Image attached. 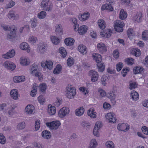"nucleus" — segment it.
Masks as SVG:
<instances>
[{
    "instance_id": "f257e3e1",
    "label": "nucleus",
    "mask_w": 148,
    "mask_h": 148,
    "mask_svg": "<svg viewBox=\"0 0 148 148\" xmlns=\"http://www.w3.org/2000/svg\"><path fill=\"white\" fill-rule=\"evenodd\" d=\"M38 66L36 64H33L31 67L30 71L31 73L35 75L36 77H38L39 81L42 80L43 75L41 73L37 70Z\"/></svg>"
},
{
    "instance_id": "f03ea898",
    "label": "nucleus",
    "mask_w": 148,
    "mask_h": 148,
    "mask_svg": "<svg viewBox=\"0 0 148 148\" xmlns=\"http://www.w3.org/2000/svg\"><path fill=\"white\" fill-rule=\"evenodd\" d=\"M66 89L67 92L66 94V96L69 99H71L73 98L74 96L76 94V89L75 88L71 87V85L69 84Z\"/></svg>"
},
{
    "instance_id": "7ed1b4c3",
    "label": "nucleus",
    "mask_w": 148,
    "mask_h": 148,
    "mask_svg": "<svg viewBox=\"0 0 148 148\" xmlns=\"http://www.w3.org/2000/svg\"><path fill=\"white\" fill-rule=\"evenodd\" d=\"M61 124L58 121H54L51 122H47L46 125L51 130H56L58 129Z\"/></svg>"
},
{
    "instance_id": "20e7f679",
    "label": "nucleus",
    "mask_w": 148,
    "mask_h": 148,
    "mask_svg": "<svg viewBox=\"0 0 148 148\" xmlns=\"http://www.w3.org/2000/svg\"><path fill=\"white\" fill-rule=\"evenodd\" d=\"M41 6L45 10L48 11L51 10L53 7L49 0H43L41 3Z\"/></svg>"
},
{
    "instance_id": "39448f33",
    "label": "nucleus",
    "mask_w": 148,
    "mask_h": 148,
    "mask_svg": "<svg viewBox=\"0 0 148 148\" xmlns=\"http://www.w3.org/2000/svg\"><path fill=\"white\" fill-rule=\"evenodd\" d=\"M101 122L98 121L96 122L95 125L93 129V134L97 137H99V133L98 131L100 128L102 127Z\"/></svg>"
},
{
    "instance_id": "423d86ee",
    "label": "nucleus",
    "mask_w": 148,
    "mask_h": 148,
    "mask_svg": "<svg viewBox=\"0 0 148 148\" xmlns=\"http://www.w3.org/2000/svg\"><path fill=\"white\" fill-rule=\"evenodd\" d=\"M97 48L99 52L102 54L105 53L107 51V47L102 42L98 43L97 45Z\"/></svg>"
},
{
    "instance_id": "0eeeda50",
    "label": "nucleus",
    "mask_w": 148,
    "mask_h": 148,
    "mask_svg": "<svg viewBox=\"0 0 148 148\" xmlns=\"http://www.w3.org/2000/svg\"><path fill=\"white\" fill-rule=\"evenodd\" d=\"M69 112V109L66 107H63L58 112L59 116L61 118H63Z\"/></svg>"
},
{
    "instance_id": "6e6552de",
    "label": "nucleus",
    "mask_w": 148,
    "mask_h": 148,
    "mask_svg": "<svg viewBox=\"0 0 148 148\" xmlns=\"http://www.w3.org/2000/svg\"><path fill=\"white\" fill-rule=\"evenodd\" d=\"M41 66L44 68H47L50 70L53 68V62L50 60H46L45 62L42 61L41 63Z\"/></svg>"
},
{
    "instance_id": "1a4fd4ad",
    "label": "nucleus",
    "mask_w": 148,
    "mask_h": 148,
    "mask_svg": "<svg viewBox=\"0 0 148 148\" xmlns=\"http://www.w3.org/2000/svg\"><path fill=\"white\" fill-rule=\"evenodd\" d=\"M47 47V45L44 44L43 42L39 43L38 45L37 51L39 53L41 54L44 53L46 51Z\"/></svg>"
},
{
    "instance_id": "9d476101",
    "label": "nucleus",
    "mask_w": 148,
    "mask_h": 148,
    "mask_svg": "<svg viewBox=\"0 0 148 148\" xmlns=\"http://www.w3.org/2000/svg\"><path fill=\"white\" fill-rule=\"evenodd\" d=\"M106 118L110 122L115 123L116 122V119L115 114L114 113H109L106 115Z\"/></svg>"
},
{
    "instance_id": "9b49d317",
    "label": "nucleus",
    "mask_w": 148,
    "mask_h": 148,
    "mask_svg": "<svg viewBox=\"0 0 148 148\" xmlns=\"http://www.w3.org/2000/svg\"><path fill=\"white\" fill-rule=\"evenodd\" d=\"M3 65L5 67L12 71L14 70L16 67L14 63L10 61L5 62L3 64Z\"/></svg>"
},
{
    "instance_id": "f8f14e48",
    "label": "nucleus",
    "mask_w": 148,
    "mask_h": 148,
    "mask_svg": "<svg viewBox=\"0 0 148 148\" xmlns=\"http://www.w3.org/2000/svg\"><path fill=\"white\" fill-rule=\"evenodd\" d=\"M117 128L121 131L126 132L129 129L128 125L125 123H120L118 124Z\"/></svg>"
},
{
    "instance_id": "ddd939ff",
    "label": "nucleus",
    "mask_w": 148,
    "mask_h": 148,
    "mask_svg": "<svg viewBox=\"0 0 148 148\" xmlns=\"http://www.w3.org/2000/svg\"><path fill=\"white\" fill-rule=\"evenodd\" d=\"M88 27L86 25H83L79 27L77 29L78 33L80 35H83L86 33L88 30Z\"/></svg>"
},
{
    "instance_id": "4468645a",
    "label": "nucleus",
    "mask_w": 148,
    "mask_h": 148,
    "mask_svg": "<svg viewBox=\"0 0 148 148\" xmlns=\"http://www.w3.org/2000/svg\"><path fill=\"white\" fill-rule=\"evenodd\" d=\"M89 15L90 14L89 13L85 12L82 14H79L78 17L80 21H83L88 19Z\"/></svg>"
},
{
    "instance_id": "2eb2a0df",
    "label": "nucleus",
    "mask_w": 148,
    "mask_h": 148,
    "mask_svg": "<svg viewBox=\"0 0 148 148\" xmlns=\"http://www.w3.org/2000/svg\"><path fill=\"white\" fill-rule=\"evenodd\" d=\"M15 51L14 49L9 51L6 54L2 55V57L5 59H8L13 57L15 55Z\"/></svg>"
},
{
    "instance_id": "dca6fc26",
    "label": "nucleus",
    "mask_w": 148,
    "mask_h": 148,
    "mask_svg": "<svg viewBox=\"0 0 148 148\" xmlns=\"http://www.w3.org/2000/svg\"><path fill=\"white\" fill-rule=\"evenodd\" d=\"M107 97L110 99L112 102L114 104L116 103L115 98L116 95L114 92L112 91H110L107 95Z\"/></svg>"
},
{
    "instance_id": "f3484780",
    "label": "nucleus",
    "mask_w": 148,
    "mask_h": 148,
    "mask_svg": "<svg viewBox=\"0 0 148 148\" xmlns=\"http://www.w3.org/2000/svg\"><path fill=\"white\" fill-rule=\"evenodd\" d=\"M55 32L58 36L63 34V29L62 25L60 24H57L55 26Z\"/></svg>"
},
{
    "instance_id": "a211bd4d",
    "label": "nucleus",
    "mask_w": 148,
    "mask_h": 148,
    "mask_svg": "<svg viewBox=\"0 0 148 148\" xmlns=\"http://www.w3.org/2000/svg\"><path fill=\"white\" fill-rule=\"evenodd\" d=\"M111 34H113V32L112 30L110 29L100 32V35L102 37H110L111 36Z\"/></svg>"
},
{
    "instance_id": "6ab92c4d",
    "label": "nucleus",
    "mask_w": 148,
    "mask_h": 148,
    "mask_svg": "<svg viewBox=\"0 0 148 148\" xmlns=\"http://www.w3.org/2000/svg\"><path fill=\"white\" fill-rule=\"evenodd\" d=\"M20 47L21 49L26 50L28 53L30 52V50L29 45L26 42L22 43L20 45Z\"/></svg>"
},
{
    "instance_id": "aec40b11",
    "label": "nucleus",
    "mask_w": 148,
    "mask_h": 148,
    "mask_svg": "<svg viewBox=\"0 0 148 148\" xmlns=\"http://www.w3.org/2000/svg\"><path fill=\"white\" fill-rule=\"evenodd\" d=\"M75 42V40L72 38H66L64 40L66 45L68 46L73 45Z\"/></svg>"
},
{
    "instance_id": "412c9836",
    "label": "nucleus",
    "mask_w": 148,
    "mask_h": 148,
    "mask_svg": "<svg viewBox=\"0 0 148 148\" xmlns=\"http://www.w3.org/2000/svg\"><path fill=\"white\" fill-rule=\"evenodd\" d=\"M10 95L12 98L15 100H17L18 99V97L19 96L18 94V90L16 89H13L11 90L10 92Z\"/></svg>"
},
{
    "instance_id": "4be33fe9",
    "label": "nucleus",
    "mask_w": 148,
    "mask_h": 148,
    "mask_svg": "<svg viewBox=\"0 0 148 148\" xmlns=\"http://www.w3.org/2000/svg\"><path fill=\"white\" fill-rule=\"evenodd\" d=\"M25 77L23 76H16L13 78V81L15 83H17L25 81Z\"/></svg>"
},
{
    "instance_id": "5701e85b",
    "label": "nucleus",
    "mask_w": 148,
    "mask_h": 148,
    "mask_svg": "<svg viewBox=\"0 0 148 148\" xmlns=\"http://www.w3.org/2000/svg\"><path fill=\"white\" fill-rule=\"evenodd\" d=\"M84 108L83 107H81L75 110V114L77 116H80L84 114Z\"/></svg>"
},
{
    "instance_id": "b1692460",
    "label": "nucleus",
    "mask_w": 148,
    "mask_h": 148,
    "mask_svg": "<svg viewBox=\"0 0 148 148\" xmlns=\"http://www.w3.org/2000/svg\"><path fill=\"white\" fill-rule=\"evenodd\" d=\"M48 112L51 115H54L56 112V109L55 106H52L51 105L49 104L48 105Z\"/></svg>"
},
{
    "instance_id": "393cba45",
    "label": "nucleus",
    "mask_w": 148,
    "mask_h": 148,
    "mask_svg": "<svg viewBox=\"0 0 148 148\" xmlns=\"http://www.w3.org/2000/svg\"><path fill=\"white\" fill-rule=\"evenodd\" d=\"M97 66L99 72H103L105 69V65L101 61L100 62L97 63Z\"/></svg>"
},
{
    "instance_id": "a878e982",
    "label": "nucleus",
    "mask_w": 148,
    "mask_h": 148,
    "mask_svg": "<svg viewBox=\"0 0 148 148\" xmlns=\"http://www.w3.org/2000/svg\"><path fill=\"white\" fill-rule=\"evenodd\" d=\"M131 53L136 57H139L141 54L140 50L136 48L132 49L131 50Z\"/></svg>"
},
{
    "instance_id": "bb28decb",
    "label": "nucleus",
    "mask_w": 148,
    "mask_h": 148,
    "mask_svg": "<svg viewBox=\"0 0 148 148\" xmlns=\"http://www.w3.org/2000/svg\"><path fill=\"white\" fill-rule=\"evenodd\" d=\"M78 49L79 52L83 55L86 54L87 53L86 47L83 45H80L78 46Z\"/></svg>"
},
{
    "instance_id": "cd10ccee",
    "label": "nucleus",
    "mask_w": 148,
    "mask_h": 148,
    "mask_svg": "<svg viewBox=\"0 0 148 148\" xmlns=\"http://www.w3.org/2000/svg\"><path fill=\"white\" fill-rule=\"evenodd\" d=\"M131 95L132 99L134 101H136L139 99V95L137 92L135 90L131 91Z\"/></svg>"
},
{
    "instance_id": "c85d7f7f",
    "label": "nucleus",
    "mask_w": 148,
    "mask_h": 148,
    "mask_svg": "<svg viewBox=\"0 0 148 148\" xmlns=\"http://www.w3.org/2000/svg\"><path fill=\"white\" fill-rule=\"evenodd\" d=\"M34 109L33 106L28 105L26 107L25 110L28 114H31L34 113Z\"/></svg>"
},
{
    "instance_id": "c756f323",
    "label": "nucleus",
    "mask_w": 148,
    "mask_h": 148,
    "mask_svg": "<svg viewBox=\"0 0 148 148\" xmlns=\"http://www.w3.org/2000/svg\"><path fill=\"white\" fill-rule=\"evenodd\" d=\"M42 135L44 138L49 139L51 137V133L47 130H44L42 132Z\"/></svg>"
},
{
    "instance_id": "7c9ffc66",
    "label": "nucleus",
    "mask_w": 148,
    "mask_h": 148,
    "mask_svg": "<svg viewBox=\"0 0 148 148\" xmlns=\"http://www.w3.org/2000/svg\"><path fill=\"white\" fill-rule=\"evenodd\" d=\"M93 59L95 60V62L99 63L101 62L102 58L101 56L98 53L93 54Z\"/></svg>"
},
{
    "instance_id": "2f4dec72",
    "label": "nucleus",
    "mask_w": 148,
    "mask_h": 148,
    "mask_svg": "<svg viewBox=\"0 0 148 148\" xmlns=\"http://www.w3.org/2000/svg\"><path fill=\"white\" fill-rule=\"evenodd\" d=\"M101 10H107L112 11L113 10V8L110 4H106L103 5L102 6Z\"/></svg>"
},
{
    "instance_id": "473e14b6",
    "label": "nucleus",
    "mask_w": 148,
    "mask_h": 148,
    "mask_svg": "<svg viewBox=\"0 0 148 148\" xmlns=\"http://www.w3.org/2000/svg\"><path fill=\"white\" fill-rule=\"evenodd\" d=\"M143 69L140 66L134 67L133 69V72L135 74L138 73H142L143 72Z\"/></svg>"
},
{
    "instance_id": "72a5a7b5",
    "label": "nucleus",
    "mask_w": 148,
    "mask_h": 148,
    "mask_svg": "<svg viewBox=\"0 0 148 148\" xmlns=\"http://www.w3.org/2000/svg\"><path fill=\"white\" fill-rule=\"evenodd\" d=\"M98 24L99 27L101 29H104L106 27V23L102 19L98 20Z\"/></svg>"
},
{
    "instance_id": "f704fd0d",
    "label": "nucleus",
    "mask_w": 148,
    "mask_h": 148,
    "mask_svg": "<svg viewBox=\"0 0 148 148\" xmlns=\"http://www.w3.org/2000/svg\"><path fill=\"white\" fill-rule=\"evenodd\" d=\"M70 21L74 24V29L75 31H77V29L79 27V25L77 23V19L76 18H70Z\"/></svg>"
},
{
    "instance_id": "c9c22d12",
    "label": "nucleus",
    "mask_w": 148,
    "mask_h": 148,
    "mask_svg": "<svg viewBox=\"0 0 148 148\" xmlns=\"http://www.w3.org/2000/svg\"><path fill=\"white\" fill-rule=\"evenodd\" d=\"M142 14L140 13L136 14L134 16L133 18V20L135 22H140L141 21Z\"/></svg>"
},
{
    "instance_id": "e433bc0d",
    "label": "nucleus",
    "mask_w": 148,
    "mask_h": 148,
    "mask_svg": "<svg viewBox=\"0 0 148 148\" xmlns=\"http://www.w3.org/2000/svg\"><path fill=\"white\" fill-rule=\"evenodd\" d=\"M127 16V13L123 10H121L119 14V18L121 20H124Z\"/></svg>"
},
{
    "instance_id": "4c0bfd02",
    "label": "nucleus",
    "mask_w": 148,
    "mask_h": 148,
    "mask_svg": "<svg viewBox=\"0 0 148 148\" xmlns=\"http://www.w3.org/2000/svg\"><path fill=\"white\" fill-rule=\"evenodd\" d=\"M108 79V77L105 75H103L101 78V82L102 85L105 86L106 85Z\"/></svg>"
},
{
    "instance_id": "58836bf2",
    "label": "nucleus",
    "mask_w": 148,
    "mask_h": 148,
    "mask_svg": "<svg viewBox=\"0 0 148 148\" xmlns=\"http://www.w3.org/2000/svg\"><path fill=\"white\" fill-rule=\"evenodd\" d=\"M17 30V28L15 26L11 27V29L10 30V34L8 35V36L11 37L12 36H14L16 34V31Z\"/></svg>"
},
{
    "instance_id": "ea45409f",
    "label": "nucleus",
    "mask_w": 148,
    "mask_h": 148,
    "mask_svg": "<svg viewBox=\"0 0 148 148\" xmlns=\"http://www.w3.org/2000/svg\"><path fill=\"white\" fill-rule=\"evenodd\" d=\"M62 66L60 64H58L57 65L56 68H55L53 71V73L55 74H59L61 70Z\"/></svg>"
},
{
    "instance_id": "a19ab883",
    "label": "nucleus",
    "mask_w": 148,
    "mask_h": 148,
    "mask_svg": "<svg viewBox=\"0 0 148 148\" xmlns=\"http://www.w3.org/2000/svg\"><path fill=\"white\" fill-rule=\"evenodd\" d=\"M59 51L62 57L65 58L66 56L67 55V52L64 48L63 47L60 48L59 49Z\"/></svg>"
},
{
    "instance_id": "79ce46f5",
    "label": "nucleus",
    "mask_w": 148,
    "mask_h": 148,
    "mask_svg": "<svg viewBox=\"0 0 148 148\" xmlns=\"http://www.w3.org/2000/svg\"><path fill=\"white\" fill-rule=\"evenodd\" d=\"M30 63L29 60L26 58H21L20 63L23 66H27Z\"/></svg>"
},
{
    "instance_id": "37998d69",
    "label": "nucleus",
    "mask_w": 148,
    "mask_h": 148,
    "mask_svg": "<svg viewBox=\"0 0 148 148\" xmlns=\"http://www.w3.org/2000/svg\"><path fill=\"white\" fill-rule=\"evenodd\" d=\"M125 62L127 64L132 65L134 63V60L131 58H127L125 59Z\"/></svg>"
},
{
    "instance_id": "c03bdc74",
    "label": "nucleus",
    "mask_w": 148,
    "mask_h": 148,
    "mask_svg": "<svg viewBox=\"0 0 148 148\" xmlns=\"http://www.w3.org/2000/svg\"><path fill=\"white\" fill-rule=\"evenodd\" d=\"M82 126L84 128H89L90 126V124L89 122L84 121H82L81 123Z\"/></svg>"
},
{
    "instance_id": "a18cd8bd",
    "label": "nucleus",
    "mask_w": 148,
    "mask_h": 148,
    "mask_svg": "<svg viewBox=\"0 0 148 148\" xmlns=\"http://www.w3.org/2000/svg\"><path fill=\"white\" fill-rule=\"evenodd\" d=\"M47 15V13L44 11H42L39 13L37 15L38 17L40 19H42L45 18Z\"/></svg>"
},
{
    "instance_id": "49530a36",
    "label": "nucleus",
    "mask_w": 148,
    "mask_h": 148,
    "mask_svg": "<svg viewBox=\"0 0 148 148\" xmlns=\"http://www.w3.org/2000/svg\"><path fill=\"white\" fill-rule=\"evenodd\" d=\"M127 33L128 35V37L131 36H135V33L132 29H129L127 31Z\"/></svg>"
},
{
    "instance_id": "de8ad7c7",
    "label": "nucleus",
    "mask_w": 148,
    "mask_h": 148,
    "mask_svg": "<svg viewBox=\"0 0 148 148\" xmlns=\"http://www.w3.org/2000/svg\"><path fill=\"white\" fill-rule=\"evenodd\" d=\"M37 19L36 18H34L30 20V22L32 27H35L37 26Z\"/></svg>"
},
{
    "instance_id": "09e8293b",
    "label": "nucleus",
    "mask_w": 148,
    "mask_h": 148,
    "mask_svg": "<svg viewBox=\"0 0 148 148\" xmlns=\"http://www.w3.org/2000/svg\"><path fill=\"white\" fill-rule=\"evenodd\" d=\"M107 148H114V145L111 141H108L106 143Z\"/></svg>"
},
{
    "instance_id": "8fccbe9b",
    "label": "nucleus",
    "mask_w": 148,
    "mask_h": 148,
    "mask_svg": "<svg viewBox=\"0 0 148 148\" xmlns=\"http://www.w3.org/2000/svg\"><path fill=\"white\" fill-rule=\"evenodd\" d=\"M74 62L73 58L70 57L67 60V64L69 66H71L73 64Z\"/></svg>"
},
{
    "instance_id": "3c124183",
    "label": "nucleus",
    "mask_w": 148,
    "mask_h": 148,
    "mask_svg": "<svg viewBox=\"0 0 148 148\" xmlns=\"http://www.w3.org/2000/svg\"><path fill=\"white\" fill-rule=\"evenodd\" d=\"M25 124L24 122L20 123L17 125V127L18 130H21L25 127Z\"/></svg>"
},
{
    "instance_id": "603ef678",
    "label": "nucleus",
    "mask_w": 148,
    "mask_h": 148,
    "mask_svg": "<svg viewBox=\"0 0 148 148\" xmlns=\"http://www.w3.org/2000/svg\"><path fill=\"white\" fill-rule=\"evenodd\" d=\"M51 40L52 43L55 45L58 44L60 42L59 38H51Z\"/></svg>"
},
{
    "instance_id": "864d4df0",
    "label": "nucleus",
    "mask_w": 148,
    "mask_h": 148,
    "mask_svg": "<svg viewBox=\"0 0 148 148\" xmlns=\"http://www.w3.org/2000/svg\"><path fill=\"white\" fill-rule=\"evenodd\" d=\"M6 139L4 136L3 134L0 133V143L2 144L5 143Z\"/></svg>"
},
{
    "instance_id": "5fc2aeb1",
    "label": "nucleus",
    "mask_w": 148,
    "mask_h": 148,
    "mask_svg": "<svg viewBox=\"0 0 148 148\" xmlns=\"http://www.w3.org/2000/svg\"><path fill=\"white\" fill-rule=\"evenodd\" d=\"M99 77L98 73L95 71H93V82L97 80Z\"/></svg>"
},
{
    "instance_id": "6e6d98bb",
    "label": "nucleus",
    "mask_w": 148,
    "mask_h": 148,
    "mask_svg": "<svg viewBox=\"0 0 148 148\" xmlns=\"http://www.w3.org/2000/svg\"><path fill=\"white\" fill-rule=\"evenodd\" d=\"M124 23L123 21L120 20H116L115 24V26H124Z\"/></svg>"
},
{
    "instance_id": "4d7b16f0",
    "label": "nucleus",
    "mask_w": 148,
    "mask_h": 148,
    "mask_svg": "<svg viewBox=\"0 0 148 148\" xmlns=\"http://www.w3.org/2000/svg\"><path fill=\"white\" fill-rule=\"evenodd\" d=\"M129 71V68L126 67L125 68H124L122 71L121 73L123 77L127 75V73Z\"/></svg>"
},
{
    "instance_id": "13d9d810",
    "label": "nucleus",
    "mask_w": 148,
    "mask_h": 148,
    "mask_svg": "<svg viewBox=\"0 0 148 148\" xmlns=\"http://www.w3.org/2000/svg\"><path fill=\"white\" fill-rule=\"evenodd\" d=\"M28 41L32 44H34L38 41L37 38H29Z\"/></svg>"
},
{
    "instance_id": "bf43d9fd",
    "label": "nucleus",
    "mask_w": 148,
    "mask_h": 148,
    "mask_svg": "<svg viewBox=\"0 0 148 148\" xmlns=\"http://www.w3.org/2000/svg\"><path fill=\"white\" fill-rule=\"evenodd\" d=\"M123 66V64L121 62H119L116 65V70L118 71H120Z\"/></svg>"
},
{
    "instance_id": "052dcab7",
    "label": "nucleus",
    "mask_w": 148,
    "mask_h": 148,
    "mask_svg": "<svg viewBox=\"0 0 148 148\" xmlns=\"http://www.w3.org/2000/svg\"><path fill=\"white\" fill-rule=\"evenodd\" d=\"M123 27L124 26H114V29L115 31L118 32H122L123 30Z\"/></svg>"
},
{
    "instance_id": "680f3d73",
    "label": "nucleus",
    "mask_w": 148,
    "mask_h": 148,
    "mask_svg": "<svg viewBox=\"0 0 148 148\" xmlns=\"http://www.w3.org/2000/svg\"><path fill=\"white\" fill-rule=\"evenodd\" d=\"M40 121L39 120H37L35 122V130L36 131L38 130L40 127Z\"/></svg>"
},
{
    "instance_id": "e2e57ef3",
    "label": "nucleus",
    "mask_w": 148,
    "mask_h": 148,
    "mask_svg": "<svg viewBox=\"0 0 148 148\" xmlns=\"http://www.w3.org/2000/svg\"><path fill=\"white\" fill-rule=\"evenodd\" d=\"M38 100L40 103L42 104L45 102V99L42 95H40L38 98Z\"/></svg>"
},
{
    "instance_id": "0e129e2a",
    "label": "nucleus",
    "mask_w": 148,
    "mask_h": 148,
    "mask_svg": "<svg viewBox=\"0 0 148 148\" xmlns=\"http://www.w3.org/2000/svg\"><path fill=\"white\" fill-rule=\"evenodd\" d=\"M38 87L40 91L41 92L45 91L46 90V88L45 85L40 84Z\"/></svg>"
},
{
    "instance_id": "69168bd1",
    "label": "nucleus",
    "mask_w": 148,
    "mask_h": 148,
    "mask_svg": "<svg viewBox=\"0 0 148 148\" xmlns=\"http://www.w3.org/2000/svg\"><path fill=\"white\" fill-rule=\"evenodd\" d=\"M142 130L143 133L146 135H148V127L145 126L142 127Z\"/></svg>"
},
{
    "instance_id": "338daca9",
    "label": "nucleus",
    "mask_w": 148,
    "mask_h": 148,
    "mask_svg": "<svg viewBox=\"0 0 148 148\" xmlns=\"http://www.w3.org/2000/svg\"><path fill=\"white\" fill-rule=\"evenodd\" d=\"M98 91V92L100 94V95L102 97H104L106 95V93L105 91H104L102 89H99Z\"/></svg>"
},
{
    "instance_id": "774afa93",
    "label": "nucleus",
    "mask_w": 148,
    "mask_h": 148,
    "mask_svg": "<svg viewBox=\"0 0 148 148\" xmlns=\"http://www.w3.org/2000/svg\"><path fill=\"white\" fill-rule=\"evenodd\" d=\"M79 90L81 91H82V92H84V93L85 95L88 94V89H87V88H85L84 87H80L79 88Z\"/></svg>"
}]
</instances>
